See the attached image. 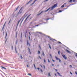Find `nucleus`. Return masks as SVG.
Masks as SVG:
<instances>
[{
    "instance_id": "f257e3e1",
    "label": "nucleus",
    "mask_w": 77,
    "mask_h": 77,
    "mask_svg": "<svg viewBox=\"0 0 77 77\" xmlns=\"http://www.w3.org/2000/svg\"><path fill=\"white\" fill-rule=\"evenodd\" d=\"M57 4H56L52 6V7L49 8L47 10L45 11V12H47V11H48V10L50 9H51V11H52V10H53V9L54 8H55L56 7H57Z\"/></svg>"
},
{
    "instance_id": "f03ea898",
    "label": "nucleus",
    "mask_w": 77,
    "mask_h": 77,
    "mask_svg": "<svg viewBox=\"0 0 77 77\" xmlns=\"http://www.w3.org/2000/svg\"><path fill=\"white\" fill-rule=\"evenodd\" d=\"M48 38H49L50 40H51V41H53V42H54V41H56L55 39L51 38V37H50L49 36H48Z\"/></svg>"
},
{
    "instance_id": "7ed1b4c3",
    "label": "nucleus",
    "mask_w": 77,
    "mask_h": 77,
    "mask_svg": "<svg viewBox=\"0 0 77 77\" xmlns=\"http://www.w3.org/2000/svg\"><path fill=\"white\" fill-rule=\"evenodd\" d=\"M62 56L63 57V58L65 59V60H66L67 59V57H66L65 55H62Z\"/></svg>"
},
{
    "instance_id": "20e7f679",
    "label": "nucleus",
    "mask_w": 77,
    "mask_h": 77,
    "mask_svg": "<svg viewBox=\"0 0 77 77\" xmlns=\"http://www.w3.org/2000/svg\"><path fill=\"white\" fill-rule=\"evenodd\" d=\"M55 58H56V60H59V62H62L61 60H60V59L59 58H57V57H56V56H55Z\"/></svg>"
},
{
    "instance_id": "39448f33",
    "label": "nucleus",
    "mask_w": 77,
    "mask_h": 77,
    "mask_svg": "<svg viewBox=\"0 0 77 77\" xmlns=\"http://www.w3.org/2000/svg\"><path fill=\"white\" fill-rule=\"evenodd\" d=\"M7 34H8V32H7L6 35V36H5V38L6 39V40H5V43H6V42H7V38H6V37H7Z\"/></svg>"
},
{
    "instance_id": "423d86ee",
    "label": "nucleus",
    "mask_w": 77,
    "mask_h": 77,
    "mask_svg": "<svg viewBox=\"0 0 77 77\" xmlns=\"http://www.w3.org/2000/svg\"><path fill=\"white\" fill-rule=\"evenodd\" d=\"M27 45L28 46L29 45V47H30V43H29V41L27 40Z\"/></svg>"
},
{
    "instance_id": "0eeeda50",
    "label": "nucleus",
    "mask_w": 77,
    "mask_h": 77,
    "mask_svg": "<svg viewBox=\"0 0 77 77\" xmlns=\"http://www.w3.org/2000/svg\"><path fill=\"white\" fill-rule=\"evenodd\" d=\"M37 0H35L32 3V4H30L31 6H32V5H33V4H34V3H35V2H36V1H37Z\"/></svg>"
},
{
    "instance_id": "6e6552de",
    "label": "nucleus",
    "mask_w": 77,
    "mask_h": 77,
    "mask_svg": "<svg viewBox=\"0 0 77 77\" xmlns=\"http://www.w3.org/2000/svg\"><path fill=\"white\" fill-rule=\"evenodd\" d=\"M66 52L68 53H71V52H70V51H69L67 49H66Z\"/></svg>"
},
{
    "instance_id": "1a4fd4ad",
    "label": "nucleus",
    "mask_w": 77,
    "mask_h": 77,
    "mask_svg": "<svg viewBox=\"0 0 77 77\" xmlns=\"http://www.w3.org/2000/svg\"><path fill=\"white\" fill-rule=\"evenodd\" d=\"M22 9H23V7H22V8H21L20 10L18 13L17 14H19V13H20V11H21V10H22Z\"/></svg>"
},
{
    "instance_id": "9d476101",
    "label": "nucleus",
    "mask_w": 77,
    "mask_h": 77,
    "mask_svg": "<svg viewBox=\"0 0 77 77\" xmlns=\"http://www.w3.org/2000/svg\"><path fill=\"white\" fill-rule=\"evenodd\" d=\"M28 48V50H29V54H31V52H30V48Z\"/></svg>"
},
{
    "instance_id": "9b49d317",
    "label": "nucleus",
    "mask_w": 77,
    "mask_h": 77,
    "mask_svg": "<svg viewBox=\"0 0 77 77\" xmlns=\"http://www.w3.org/2000/svg\"><path fill=\"white\" fill-rule=\"evenodd\" d=\"M66 3L64 4H63V5H62L61 7V8H63L64 7V5H66Z\"/></svg>"
},
{
    "instance_id": "f8f14e48",
    "label": "nucleus",
    "mask_w": 77,
    "mask_h": 77,
    "mask_svg": "<svg viewBox=\"0 0 77 77\" xmlns=\"http://www.w3.org/2000/svg\"><path fill=\"white\" fill-rule=\"evenodd\" d=\"M57 73L58 74V75H59L60 76H61V77H62V75H60V73H59V72H57Z\"/></svg>"
},
{
    "instance_id": "ddd939ff",
    "label": "nucleus",
    "mask_w": 77,
    "mask_h": 77,
    "mask_svg": "<svg viewBox=\"0 0 77 77\" xmlns=\"http://www.w3.org/2000/svg\"><path fill=\"white\" fill-rule=\"evenodd\" d=\"M42 12H43V11H42L40 13L38 14H37V15H41V14H42Z\"/></svg>"
},
{
    "instance_id": "4468645a",
    "label": "nucleus",
    "mask_w": 77,
    "mask_h": 77,
    "mask_svg": "<svg viewBox=\"0 0 77 77\" xmlns=\"http://www.w3.org/2000/svg\"><path fill=\"white\" fill-rule=\"evenodd\" d=\"M20 7V6H18L17 8H16V11H17V10L18 9V8H19V7Z\"/></svg>"
},
{
    "instance_id": "2eb2a0df",
    "label": "nucleus",
    "mask_w": 77,
    "mask_h": 77,
    "mask_svg": "<svg viewBox=\"0 0 77 77\" xmlns=\"http://www.w3.org/2000/svg\"><path fill=\"white\" fill-rule=\"evenodd\" d=\"M42 54L43 56H45V54H44V51H42Z\"/></svg>"
},
{
    "instance_id": "dca6fc26",
    "label": "nucleus",
    "mask_w": 77,
    "mask_h": 77,
    "mask_svg": "<svg viewBox=\"0 0 77 77\" xmlns=\"http://www.w3.org/2000/svg\"><path fill=\"white\" fill-rule=\"evenodd\" d=\"M32 0H30L27 3H26V5H28V4H29V3H30V2H32Z\"/></svg>"
},
{
    "instance_id": "f3484780",
    "label": "nucleus",
    "mask_w": 77,
    "mask_h": 77,
    "mask_svg": "<svg viewBox=\"0 0 77 77\" xmlns=\"http://www.w3.org/2000/svg\"><path fill=\"white\" fill-rule=\"evenodd\" d=\"M1 68H3L4 69H6V68L5 67H3V66H1Z\"/></svg>"
},
{
    "instance_id": "a211bd4d",
    "label": "nucleus",
    "mask_w": 77,
    "mask_h": 77,
    "mask_svg": "<svg viewBox=\"0 0 77 77\" xmlns=\"http://www.w3.org/2000/svg\"><path fill=\"white\" fill-rule=\"evenodd\" d=\"M34 65V66L35 68V69H36V66H35V65L34 64H33Z\"/></svg>"
},
{
    "instance_id": "6ab92c4d",
    "label": "nucleus",
    "mask_w": 77,
    "mask_h": 77,
    "mask_svg": "<svg viewBox=\"0 0 77 77\" xmlns=\"http://www.w3.org/2000/svg\"><path fill=\"white\" fill-rule=\"evenodd\" d=\"M74 54L75 55V56H76V57H77V54L76 53H75Z\"/></svg>"
},
{
    "instance_id": "aec40b11",
    "label": "nucleus",
    "mask_w": 77,
    "mask_h": 77,
    "mask_svg": "<svg viewBox=\"0 0 77 77\" xmlns=\"http://www.w3.org/2000/svg\"><path fill=\"white\" fill-rule=\"evenodd\" d=\"M11 49H12V50H14V47L13 46H12Z\"/></svg>"
},
{
    "instance_id": "412c9836",
    "label": "nucleus",
    "mask_w": 77,
    "mask_h": 77,
    "mask_svg": "<svg viewBox=\"0 0 77 77\" xmlns=\"http://www.w3.org/2000/svg\"><path fill=\"white\" fill-rule=\"evenodd\" d=\"M15 51L16 52V53H17V48H16V46L15 47Z\"/></svg>"
},
{
    "instance_id": "4be33fe9",
    "label": "nucleus",
    "mask_w": 77,
    "mask_h": 77,
    "mask_svg": "<svg viewBox=\"0 0 77 77\" xmlns=\"http://www.w3.org/2000/svg\"><path fill=\"white\" fill-rule=\"evenodd\" d=\"M48 75L49 76H51V75H50V72H49L48 73Z\"/></svg>"
},
{
    "instance_id": "5701e85b",
    "label": "nucleus",
    "mask_w": 77,
    "mask_h": 77,
    "mask_svg": "<svg viewBox=\"0 0 77 77\" xmlns=\"http://www.w3.org/2000/svg\"><path fill=\"white\" fill-rule=\"evenodd\" d=\"M16 43L17 45V44H18V40H16Z\"/></svg>"
},
{
    "instance_id": "b1692460",
    "label": "nucleus",
    "mask_w": 77,
    "mask_h": 77,
    "mask_svg": "<svg viewBox=\"0 0 77 77\" xmlns=\"http://www.w3.org/2000/svg\"><path fill=\"white\" fill-rule=\"evenodd\" d=\"M60 51H58V54H60Z\"/></svg>"
},
{
    "instance_id": "393cba45",
    "label": "nucleus",
    "mask_w": 77,
    "mask_h": 77,
    "mask_svg": "<svg viewBox=\"0 0 77 77\" xmlns=\"http://www.w3.org/2000/svg\"><path fill=\"white\" fill-rule=\"evenodd\" d=\"M22 33H21V36H20V38H22Z\"/></svg>"
},
{
    "instance_id": "a878e982",
    "label": "nucleus",
    "mask_w": 77,
    "mask_h": 77,
    "mask_svg": "<svg viewBox=\"0 0 77 77\" xmlns=\"http://www.w3.org/2000/svg\"><path fill=\"white\" fill-rule=\"evenodd\" d=\"M20 58L21 59H23V57H22V56L21 55H20Z\"/></svg>"
},
{
    "instance_id": "bb28decb",
    "label": "nucleus",
    "mask_w": 77,
    "mask_h": 77,
    "mask_svg": "<svg viewBox=\"0 0 77 77\" xmlns=\"http://www.w3.org/2000/svg\"><path fill=\"white\" fill-rule=\"evenodd\" d=\"M48 45H49L50 48V49H51V46H50V44H48Z\"/></svg>"
},
{
    "instance_id": "cd10ccee",
    "label": "nucleus",
    "mask_w": 77,
    "mask_h": 77,
    "mask_svg": "<svg viewBox=\"0 0 77 77\" xmlns=\"http://www.w3.org/2000/svg\"><path fill=\"white\" fill-rule=\"evenodd\" d=\"M28 75H30V76L32 75V74H30V73H29L28 74Z\"/></svg>"
},
{
    "instance_id": "c85d7f7f",
    "label": "nucleus",
    "mask_w": 77,
    "mask_h": 77,
    "mask_svg": "<svg viewBox=\"0 0 77 77\" xmlns=\"http://www.w3.org/2000/svg\"><path fill=\"white\" fill-rule=\"evenodd\" d=\"M72 0H70L69 1V2H72Z\"/></svg>"
},
{
    "instance_id": "c756f323",
    "label": "nucleus",
    "mask_w": 77,
    "mask_h": 77,
    "mask_svg": "<svg viewBox=\"0 0 77 77\" xmlns=\"http://www.w3.org/2000/svg\"><path fill=\"white\" fill-rule=\"evenodd\" d=\"M30 14L27 17V18H29V17H30Z\"/></svg>"
},
{
    "instance_id": "7c9ffc66",
    "label": "nucleus",
    "mask_w": 77,
    "mask_h": 77,
    "mask_svg": "<svg viewBox=\"0 0 77 77\" xmlns=\"http://www.w3.org/2000/svg\"><path fill=\"white\" fill-rule=\"evenodd\" d=\"M23 18V17H22L19 20V21H21V20H22V18Z\"/></svg>"
},
{
    "instance_id": "2f4dec72",
    "label": "nucleus",
    "mask_w": 77,
    "mask_h": 77,
    "mask_svg": "<svg viewBox=\"0 0 77 77\" xmlns=\"http://www.w3.org/2000/svg\"><path fill=\"white\" fill-rule=\"evenodd\" d=\"M50 56L51 57V58H52V56H51V54H50Z\"/></svg>"
},
{
    "instance_id": "473e14b6",
    "label": "nucleus",
    "mask_w": 77,
    "mask_h": 77,
    "mask_svg": "<svg viewBox=\"0 0 77 77\" xmlns=\"http://www.w3.org/2000/svg\"><path fill=\"white\" fill-rule=\"evenodd\" d=\"M62 11H62H62H61V10H60V11H59V12H62Z\"/></svg>"
},
{
    "instance_id": "72a5a7b5",
    "label": "nucleus",
    "mask_w": 77,
    "mask_h": 77,
    "mask_svg": "<svg viewBox=\"0 0 77 77\" xmlns=\"http://www.w3.org/2000/svg\"><path fill=\"white\" fill-rule=\"evenodd\" d=\"M38 47H39V48H40V49H41V46H40V45H39V46H38Z\"/></svg>"
},
{
    "instance_id": "f704fd0d",
    "label": "nucleus",
    "mask_w": 77,
    "mask_h": 77,
    "mask_svg": "<svg viewBox=\"0 0 77 77\" xmlns=\"http://www.w3.org/2000/svg\"><path fill=\"white\" fill-rule=\"evenodd\" d=\"M11 19H10V21H9V22L8 23V24H9V23H10V22H11Z\"/></svg>"
},
{
    "instance_id": "c9c22d12",
    "label": "nucleus",
    "mask_w": 77,
    "mask_h": 77,
    "mask_svg": "<svg viewBox=\"0 0 77 77\" xmlns=\"http://www.w3.org/2000/svg\"><path fill=\"white\" fill-rule=\"evenodd\" d=\"M69 67L70 68H72V66L71 65H70Z\"/></svg>"
},
{
    "instance_id": "e433bc0d",
    "label": "nucleus",
    "mask_w": 77,
    "mask_h": 77,
    "mask_svg": "<svg viewBox=\"0 0 77 77\" xmlns=\"http://www.w3.org/2000/svg\"><path fill=\"white\" fill-rule=\"evenodd\" d=\"M38 54H40V51H38Z\"/></svg>"
},
{
    "instance_id": "4c0bfd02",
    "label": "nucleus",
    "mask_w": 77,
    "mask_h": 77,
    "mask_svg": "<svg viewBox=\"0 0 77 77\" xmlns=\"http://www.w3.org/2000/svg\"><path fill=\"white\" fill-rule=\"evenodd\" d=\"M29 40L30 41V36H29Z\"/></svg>"
},
{
    "instance_id": "58836bf2",
    "label": "nucleus",
    "mask_w": 77,
    "mask_h": 77,
    "mask_svg": "<svg viewBox=\"0 0 77 77\" xmlns=\"http://www.w3.org/2000/svg\"><path fill=\"white\" fill-rule=\"evenodd\" d=\"M76 1L75 0H73L72 1L73 2H76Z\"/></svg>"
},
{
    "instance_id": "ea45409f",
    "label": "nucleus",
    "mask_w": 77,
    "mask_h": 77,
    "mask_svg": "<svg viewBox=\"0 0 77 77\" xmlns=\"http://www.w3.org/2000/svg\"><path fill=\"white\" fill-rule=\"evenodd\" d=\"M43 67H44V69H45V65L43 66Z\"/></svg>"
},
{
    "instance_id": "a19ab883",
    "label": "nucleus",
    "mask_w": 77,
    "mask_h": 77,
    "mask_svg": "<svg viewBox=\"0 0 77 77\" xmlns=\"http://www.w3.org/2000/svg\"><path fill=\"white\" fill-rule=\"evenodd\" d=\"M38 57L39 58H40V59H42V58H41V57H40V56H39Z\"/></svg>"
},
{
    "instance_id": "79ce46f5",
    "label": "nucleus",
    "mask_w": 77,
    "mask_h": 77,
    "mask_svg": "<svg viewBox=\"0 0 77 77\" xmlns=\"http://www.w3.org/2000/svg\"><path fill=\"white\" fill-rule=\"evenodd\" d=\"M44 60L45 63V62H46V61H45V59H44Z\"/></svg>"
},
{
    "instance_id": "37998d69",
    "label": "nucleus",
    "mask_w": 77,
    "mask_h": 77,
    "mask_svg": "<svg viewBox=\"0 0 77 77\" xmlns=\"http://www.w3.org/2000/svg\"><path fill=\"white\" fill-rule=\"evenodd\" d=\"M24 18H25V17H24V18L22 20V22H23V20H24Z\"/></svg>"
},
{
    "instance_id": "c03bdc74",
    "label": "nucleus",
    "mask_w": 77,
    "mask_h": 77,
    "mask_svg": "<svg viewBox=\"0 0 77 77\" xmlns=\"http://www.w3.org/2000/svg\"><path fill=\"white\" fill-rule=\"evenodd\" d=\"M48 62L49 63H50V60H49V59H48Z\"/></svg>"
},
{
    "instance_id": "a18cd8bd",
    "label": "nucleus",
    "mask_w": 77,
    "mask_h": 77,
    "mask_svg": "<svg viewBox=\"0 0 77 77\" xmlns=\"http://www.w3.org/2000/svg\"><path fill=\"white\" fill-rule=\"evenodd\" d=\"M39 25H35V27H36V26H39Z\"/></svg>"
},
{
    "instance_id": "49530a36",
    "label": "nucleus",
    "mask_w": 77,
    "mask_h": 77,
    "mask_svg": "<svg viewBox=\"0 0 77 77\" xmlns=\"http://www.w3.org/2000/svg\"><path fill=\"white\" fill-rule=\"evenodd\" d=\"M38 33H40V34H42V32H38Z\"/></svg>"
},
{
    "instance_id": "de8ad7c7",
    "label": "nucleus",
    "mask_w": 77,
    "mask_h": 77,
    "mask_svg": "<svg viewBox=\"0 0 77 77\" xmlns=\"http://www.w3.org/2000/svg\"><path fill=\"white\" fill-rule=\"evenodd\" d=\"M22 12H23L22 11L21 12H20L19 14H21L22 13Z\"/></svg>"
},
{
    "instance_id": "09e8293b",
    "label": "nucleus",
    "mask_w": 77,
    "mask_h": 77,
    "mask_svg": "<svg viewBox=\"0 0 77 77\" xmlns=\"http://www.w3.org/2000/svg\"><path fill=\"white\" fill-rule=\"evenodd\" d=\"M47 1H48V0H46L44 1V2H47Z\"/></svg>"
},
{
    "instance_id": "8fccbe9b",
    "label": "nucleus",
    "mask_w": 77,
    "mask_h": 77,
    "mask_svg": "<svg viewBox=\"0 0 77 77\" xmlns=\"http://www.w3.org/2000/svg\"><path fill=\"white\" fill-rule=\"evenodd\" d=\"M32 22H31L30 23V24H32Z\"/></svg>"
},
{
    "instance_id": "3c124183",
    "label": "nucleus",
    "mask_w": 77,
    "mask_h": 77,
    "mask_svg": "<svg viewBox=\"0 0 77 77\" xmlns=\"http://www.w3.org/2000/svg\"><path fill=\"white\" fill-rule=\"evenodd\" d=\"M17 33H16V38H17Z\"/></svg>"
},
{
    "instance_id": "603ef678",
    "label": "nucleus",
    "mask_w": 77,
    "mask_h": 77,
    "mask_svg": "<svg viewBox=\"0 0 77 77\" xmlns=\"http://www.w3.org/2000/svg\"><path fill=\"white\" fill-rule=\"evenodd\" d=\"M40 71H41V72H43V71H42V69H41Z\"/></svg>"
},
{
    "instance_id": "864d4df0",
    "label": "nucleus",
    "mask_w": 77,
    "mask_h": 77,
    "mask_svg": "<svg viewBox=\"0 0 77 77\" xmlns=\"http://www.w3.org/2000/svg\"><path fill=\"white\" fill-rule=\"evenodd\" d=\"M25 38H26V34H25Z\"/></svg>"
},
{
    "instance_id": "5fc2aeb1",
    "label": "nucleus",
    "mask_w": 77,
    "mask_h": 77,
    "mask_svg": "<svg viewBox=\"0 0 77 77\" xmlns=\"http://www.w3.org/2000/svg\"><path fill=\"white\" fill-rule=\"evenodd\" d=\"M29 35H31V34H30V32H29Z\"/></svg>"
},
{
    "instance_id": "6e6d98bb",
    "label": "nucleus",
    "mask_w": 77,
    "mask_h": 77,
    "mask_svg": "<svg viewBox=\"0 0 77 77\" xmlns=\"http://www.w3.org/2000/svg\"><path fill=\"white\" fill-rule=\"evenodd\" d=\"M75 74L77 75V72H75Z\"/></svg>"
},
{
    "instance_id": "4d7b16f0",
    "label": "nucleus",
    "mask_w": 77,
    "mask_h": 77,
    "mask_svg": "<svg viewBox=\"0 0 77 77\" xmlns=\"http://www.w3.org/2000/svg\"><path fill=\"white\" fill-rule=\"evenodd\" d=\"M37 69H38V70L39 69V68H37Z\"/></svg>"
},
{
    "instance_id": "13d9d810",
    "label": "nucleus",
    "mask_w": 77,
    "mask_h": 77,
    "mask_svg": "<svg viewBox=\"0 0 77 77\" xmlns=\"http://www.w3.org/2000/svg\"><path fill=\"white\" fill-rule=\"evenodd\" d=\"M5 24H5H5H4V25L3 26L5 27Z\"/></svg>"
},
{
    "instance_id": "bf43d9fd",
    "label": "nucleus",
    "mask_w": 77,
    "mask_h": 77,
    "mask_svg": "<svg viewBox=\"0 0 77 77\" xmlns=\"http://www.w3.org/2000/svg\"><path fill=\"white\" fill-rule=\"evenodd\" d=\"M55 69V70H56V72H57V69Z\"/></svg>"
},
{
    "instance_id": "052dcab7",
    "label": "nucleus",
    "mask_w": 77,
    "mask_h": 77,
    "mask_svg": "<svg viewBox=\"0 0 77 77\" xmlns=\"http://www.w3.org/2000/svg\"><path fill=\"white\" fill-rule=\"evenodd\" d=\"M50 20V18L47 19L46 20Z\"/></svg>"
},
{
    "instance_id": "680f3d73",
    "label": "nucleus",
    "mask_w": 77,
    "mask_h": 77,
    "mask_svg": "<svg viewBox=\"0 0 77 77\" xmlns=\"http://www.w3.org/2000/svg\"><path fill=\"white\" fill-rule=\"evenodd\" d=\"M27 19H28V18L26 17V20H25V21H26V20H27Z\"/></svg>"
},
{
    "instance_id": "e2e57ef3",
    "label": "nucleus",
    "mask_w": 77,
    "mask_h": 77,
    "mask_svg": "<svg viewBox=\"0 0 77 77\" xmlns=\"http://www.w3.org/2000/svg\"><path fill=\"white\" fill-rule=\"evenodd\" d=\"M40 65L41 66V68H42V65Z\"/></svg>"
},
{
    "instance_id": "0e129e2a",
    "label": "nucleus",
    "mask_w": 77,
    "mask_h": 77,
    "mask_svg": "<svg viewBox=\"0 0 77 77\" xmlns=\"http://www.w3.org/2000/svg\"><path fill=\"white\" fill-rule=\"evenodd\" d=\"M52 61H53V62H55V61H54V60H52Z\"/></svg>"
},
{
    "instance_id": "69168bd1",
    "label": "nucleus",
    "mask_w": 77,
    "mask_h": 77,
    "mask_svg": "<svg viewBox=\"0 0 77 77\" xmlns=\"http://www.w3.org/2000/svg\"><path fill=\"white\" fill-rule=\"evenodd\" d=\"M70 73L71 74H72V73H71V72H70Z\"/></svg>"
},
{
    "instance_id": "338daca9",
    "label": "nucleus",
    "mask_w": 77,
    "mask_h": 77,
    "mask_svg": "<svg viewBox=\"0 0 77 77\" xmlns=\"http://www.w3.org/2000/svg\"><path fill=\"white\" fill-rule=\"evenodd\" d=\"M59 42V43L60 44H61V42Z\"/></svg>"
},
{
    "instance_id": "774afa93",
    "label": "nucleus",
    "mask_w": 77,
    "mask_h": 77,
    "mask_svg": "<svg viewBox=\"0 0 77 77\" xmlns=\"http://www.w3.org/2000/svg\"><path fill=\"white\" fill-rule=\"evenodd\" d=\"M26 66H27V67H29V65H26Z\"/></svg>"
}]
</instances>
